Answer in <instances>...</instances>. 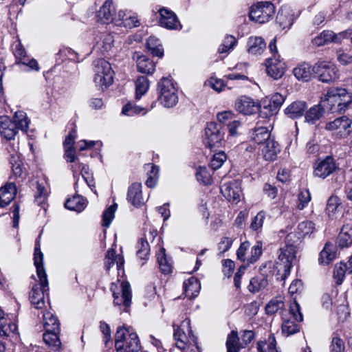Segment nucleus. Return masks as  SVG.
Returning a JSON list of instances; mask_svg holds the SVG:
<instances>
[{
	"instance_id": "nucleus-34",
	"label": "nucleus",
	"mask_w": 352,
	"mask_h": 352,
	"mask_svg": "<svg viewBox=\"0 0 352 352\" xmlns=\"http://www.w3.org/2000/svg\"><path fill=\"white\" fill-rule=\"evenodd\" d=\"M306 109V102L302 101H295L285 109V113L289 118L296 119L301 117Z\"/></svg>"
},
{
	"instance_id": "nucleus-8",
	"label": "nucleus",
	"mask_w": 352,
	"mask_h": 352,
	"mask_svg": "<svg viewBox=\"0 0 352 352\" xmlns=\"http://www.w3.org/2000/svg\"><path fill=\"white\" fill-rule=\"evenodd\" d=\"M174 338L176 340V346L183 351L190 348L192 344H196L197 338L190 329L189 320H184L181 326L175 330Z\"/></svg>"
},
{
	"instance_id": "nucleus-26",
	"label": "nucleus",
	"mask_w": 352,
	"mask_h": 352,
	"mask_svg": "<svg viewBox=\"0 0 352 352\" xmlns=\"http://www.w3.org/2000/svg\"><path fill=\"white\" fill-rule=\"evenodd\" d=\"M17 131L14 123L8 116H3L0 117V134L6 140L13 139Z\"/></svg>"
},
{
	"instance_id": "nucleus-43",
	"label": "nucleus",
	"mask_w": 352,
	"mask_h": 352,
	"mask_svg": "<svg viewBox=\"0 0 352 352\" xmlns=\"http://www.w3.org/2000/svg\"><path fill=\"white\" fill-rule=\"evenodd\" d=\"M137 67L138 72L146 74H151L155 71L154 63L143 55L138 56Z\"/></svg>"
},
{
	"instance_id": "nucleus-7",
	"label": "nucleus",
	"mask_w": 352,
	"mask_h": 352,
	"mask_svg": "<svg viewBox=\"0 0 352 352\" xmlns=\"http://www.w3.org/2000/svg\"><path fill=\"white\" fill-rule=\"evenodd\" d=\"M94 72V82L100 89H106L113 83L114 72L111 64L106 60H97L95 62Z\"/></svg>"
},
{
	"instance_id": "nucleus-11",
	"label": "nucleus",
	"mask_w": 352,
	"mask_h": 352,
	"mask_svg": "<svg viewBox=\"0 0 352 352\" xmlns=\"http://www.w3.org/2000/svg\"><path fill=\"white\" fill-rule=\"evenodd\" d=\"M275 12L274 5L268 1L258 3L252 6L249 13L250 19L258 23L270 21Z\"/></svg>"
},
{
	"instance_id": "nucleus-48",
	"label": "nucleus",
	"mask_w": 352,
	"mask_h": 352,
	"mask_svg": "<svg viewBox=\"0 0 352 352\" xmlns=\"http://www.w3.org/2000/svg\"><path fill=\"white\" fill-rule=\"evenodd\" d=\"M267 285V280L263 276H257L250 280L248 286L250 292L256 293L265 288Z\"/></svg>"
},
{
	"instance_id": "nucleus-41",
	"label": "nucleus",
	"mask_w": 352,
	"mask_h": 352,
	"mask_svg": "<svg viewBox=\"0 0 352 352\" xmlns=\"http://www.w3.org/2000/svg\"><path fill=\"white\" fill-rule=\"evenodd\" d=\"M157 259L159 267L163 274H168L172 272L170 259L167 258L166 250L163 247L160 248V252L157 254Z\"/></svg>"
},
{
	"instance_id": "nucleus-28",
	"label": "nucleus",
	"mask_w": 352,
	"mask_h": 352,
	"mask_svg": "<svg viewBox=\"0 0 352 352\" xmlns=\"http://www.w3.org/2000/svg\"><path fill=\"white\" fill-rule=\"evenodd\" d=\"M157 236V231L155 230H150L148 234H145V239L142 238L138 243L137 255L141 259H146L149 255L150 246L148 239H154Z\"/></svg>"
},
{
	"instance_id": "nucleus-53",
	"label": "nucleus",
	"mask_w": 352,
	"mask_h": 352,
	"mask_svg": "<svg viewBox=\"0 0 352 352\" xmlns=\"http://www.w3.org/2000/svg\"><path fill=\"white\" fill-rule=\"evenodd\" d=\"M196 177L198 182L204 185H210L212 183V177L206 167L200 166L197 169Z\"/></svg>"
},
{
	"instance_id": "nucleus-63",
	"label": "nucleus",
	"mask_w": 352,
	"mask_h": 352,
	"mask_svg": "<svg viewBox=\"0 0 352 352\" xmlns=\"http://www.w3.org/2000/svg\"><path fill=\"white\" fill-rule=\"evenodd\" d=\"M340 206L339 198L336 196H331L327 201L326 210L329 216L333 214L337 210L338 207Z\"/></svg>"
},
{
	"instance_id": "nucleus-64",
	"label": "nucleus",
	"mask_w": 352,
	"mask_h": 352,
	"mask_svg": "<svg viewBox=\"0 0 352 352\" xmlns=\"http://www.w3.org/2000/svg\"><path fill=\"white\" fill-rule=\"evenodd\" d=\"M298 208L303 210L311 201V194L308 190H302L298 195Z\"/></svg>"
},
{
	"instance_id": "nucleus-38",
	"label": "nucleus",
	"mask_w": 352,
	"mask_h": 352,
	"mask_svg": "<svg viewBox=\"0 0 352 352\" xmlns=\"http://www.w3.org/2000/svg\"><path fill=\"white\" fill-rule=\"evenodd\" d=\"M336 256L335 246L331 243H327L320 253L318 261L320 264L328 265L336 258Z\"/></svg>"
},
{
	"instance_id": "nucleus-25",
	"label": "nucleus",
	"mask_w": 352,
	"mask_h": 352,
	"mask_svg": "<svg viewBox=\"0 0 352 352\" xmlns=\"http://www.w3.org/2000/svg\"><path fill=\"white\" fill-rule=\"evenodd\" d=\"M270 131L267 126L259 125L256 123V126L250 131V139L258 145L261 146L265 143L268 140H272L270 138Z\"/></svg>"
},
{
	"instance_id": "nucleus-62",
	"label": "nucleus",
	"mask_w": 352,
	"mask_h": 352,
	"mask_svg": "<svg viewBox=\"0 0 352 352\" xmlns=\"http://www.w3.org/2000/svg\"><path fill=\"white\" fill-rule=\"evenodd\" d=\"M250 246V243L248 241H244L242 243L236 251L237 258L241 261H247L248 263V256H247V252L248 251Z\"/></svg>"
},
{
	"instance_id": "nucleus-37",
	"label": "nucleus",
	"mask_w": 352,
	"mask_h": 352,
	"mask_svg": "<svg viewBox=\"0 0 352 352\" xmlns=\"http://www.w3.org/2000/svg\"><path fill=\"white\" fill-rule=\"evenodd\" d=\"M339 246L346 248L352 244V223L344 225L338 239Z\"/></svg>"
},
{
	"instance_id": "nucleus-61",
	"label": "nucleus",
	"mask_w": 352,
	"mask_h": 352,
	"mask_svg": "<svg viewBox=\"0 0 352 352\" xmlns=\"http://www.w3.org/2000/svg\"><path fill=\"white\" fill-rule=\"evenodd\" d=\"M262 254V243L257 241L252 248L250 255L248 256V264L256 262Z\"/></svg>"
},
{
	"instance_id": "nucleus-45",
	"label": "nucleus",
	"mask_w": 352,
	"mask_h": 352,
	"mask_svg": "<svg viewBox=\"0 0 352 352\" xmlns=\"http://www.w3.org/2000/svg\"><path fill=\"white\" fill-rule=\"evenodd\" d=\"M145 169L149 172L146 185L148 188H153L156 186L158 180L159 168L153 164H147L145 165Z\"/></svg>"
},
{
	"instance_id": "nucleus-5",
	"label": "nucleus",
	"mask_w": 352,
	"mask_h": 352,
	"mask_svg": "<svg viewBox=\"0 0 352 352\" xmlns=\"http://www.w3.org/2000/svg\"><path fill=\"white\" fill-rule=\"evenodd\" d=\"M281 317L283 334L289 336L300 331L297 322L302 320V315L300 311V305L296 300L290 304L289 310L281 312Z\"/></svg>"
},
{
	"instance_id": "nucleus-40",
	"label": "nucleus",
	"mask_w": 352,
	"mask_h": 352,
	"mask_svg": "<svg viewBox=\"0 0 352 352\" xmlns=\"http://www.w3.org/2000/svg\"><path fill=\"white\" fill-rule=\"evenodd\" d=\"M324 112V107L320 104L311 107L308 109L305 115V120L309 124H314L319 120Z\"/></svg>"
},
{
	"instance_id": "nucleus-49",
	"label": "nucleus",
	"mask_w": 352,
	"mask_h": 352,
	"mask_svg": "<svg viewBox=\"0 0 352 352\" xmlns=\"http://www.w3.org/2000/svg\"><path fill=\"white\" fill-rule=\"evenodd\" d=\"M297 230L298 234H300L302 238L307 235H310L315 232V224L312 221H305L298 224Z\"/></svg>"
},
{
	"instance_id": "nucleus-50",
	"label": "nucleus",
	"mask_w": 352,
	"mask_h": 352,
	"mask_svg": "<svg viewBox=\"0 0 352 352\" xmlns=\"http://www.w3.org/2000/svg\"><path fill=\"white\" fill-rule=\"evenodd\" d=\"M236 44V40L234 36L232 35L226 36L223 43L221 44L218 49V52L220 54L228 53L232 50Z\"/></svg>"
},
{
	"instance_id": "nucleus-31",
	"label": "nucleus",
	"mask_w": 352,
	"mask_h": 352,
	"mask_svg": "<svg viewBox=\"0 0 352 352\" xmlns=\"http://www.w3.org/2000/svg\"><path fill=\"white\" fill-rule=\"evenodd\" d=\"M313 72V67L307 63H301L293 69L294 76L299 80L308 82L311 80Z\"/></svg>"
},
{
	"instance_id": "nucleus-46",
	"label": "nucleus",
	"mask_w": 352,
	"mask_h": 352,
	"mask_svg": "<svg viewBox=\"0 0 352 352\" xmlns=\"http://www.w3.org/2000/svg\"><path fill=\"white\" fill-rule=\"evenodd\" d=\"M226 346L228 352H239L241 348H244L243 344L239 342V337L236 331H232L228 336Z\"/></svg>"
},
{
	"instance_id": "nucleus-16",
	"label": "nucleus",
	"mask_w": 352,
	"mask_h": 352,
	"mask_svg": "<svg viewBox=\"0 0 352 352\" xmlns=\"http://www.w3.org/2000/svg\"><path fill=\"white\" fill-rule=\"evenodd\" d=\"M296 246L293 244H285L280 249L278 259L284 265V276L289 274L292 263L296 258Z\"/></svg>"
},
{
	"instance_id": "nucleus-56",
	"label": "nucleus",
	"mask_w": 352,
	"mask_h": 352,
	"mask_svg": "<svg viewBox=\"0 0 352 352\" xmlns=\"http://www.w3.org/2000/svg\"><path fill=\"white\" fill-rule=\"evenodd\" d=\"M284 307V302L279 298L271 300L265 307V311L267 314H274Z\"/></svg>"
},
{
	"instance_id": "nucleus-30",
	"label": "nucleus",
	"mask_w": 352,
	"mask_h": 352,
	"mask_svg": "<svg viewBox=\"0 0 352 352\" xmlns=\"http://www.w3.org/2000/svg\"><path fill=\"white\" fill-rule=\"evenodd\" d=\"M16 188L13 183H8L0 188V207L8 206L14 198Z\"/></svg>"
},
{
	"instance_id": "nucleus-47",
	"label": "nucleus",
	"mask_w": 352,
	"mask_h": 352,
	"mask_svg": "<svg viewBox=\"0 0 352 352\" xmlns=\"http://www.w3.org/2000/svg\"><path fill=\"white\" fill-rule=\"evenodd\" d=\"M149 81L146 77L140 76L135 81V98L140 100L148 90Z\"/></svg>"
},
{
	"instance_id": "nucleus-33",
	"label": "nucleus",
	"mask_w": 352,
	"mask_h": 352,
	"mask_svg": "<svg viewBox=\"0 0 352 352\" xmlns=\"http://www.w3.org/2000/svg\"><path fill=\"white\" fill-rule=\"evenodd\" d=\"M184 288L186 296L192 299L198 295L201 285L197 278L192 276L184 283Z\"/></svg>"
},
{
	"instance_id": "nucleus-57",
	"label": "nucleus",
	"mask_w": 352,
	"mask_h": 352,
	"mask_svg": "<svg viewBox=\"0 0 352 352\" xmlns=\"http://www.w3.org/2000/svg\"><path fill=\"white\" fill-rule=\"evenodd\" d=\"M266 217V212L261 210L252 219L250 228L254 231L261 230L263 226L264 221Z\"/></svg>"
},
{
	"instance_id": "nucleus-20",
	"label": "nucleus",
	"mask_w": 352,
	"mask_h": 352,
	"mask_svg": "<svg viewBox=\"0 0 352 352\" xmlns=\"http://www.w3.org/2000/svg\"><path fill=\"white\" fill-rule=\"evenodd\" d=\"M235 109L237 111L244 115H252L258 111L259 106L252 98L248 96H242L236 100Z\"/></svg>"
},
{
	"instance_id": "nucleus-59",
	"label": "nucleus",
	"mask_w": 352,
	"mask_h": 352,
	"mask_svg": "<svg viewBox=\"0 0 352 352\" xmlns=\"http://www.w3.org/2000/svg\"><path fill=\"white\" fill-rule=\"evenodd\" d=\"M226 160V155L224 152H219L213 155L210 166L214 170L219 168Z\"/></svg>"
},
{
	"instance_id": "nucleus-14",
	"label": "nucleus",
	"mask_w": 352,
	"mask_h": 352,
	"mask_svg": "<svg viewBox=\"0 0 352 352\" xmlns=\"http://www.w3.org/2000/svg\"><path fill=\"white\" fill-rule=\"evenodd\" d=\"M314 175L317 177L325 179L331 175L337 168L334 159L327 156L323 160H318L314 166Z\"/></svg>"
},
{
	"instance_id": "nucleus-17",
	"label": "nucleus",
	"mask_w": 352,
	"mask_h": 352,
	"mask_svg": "<svg viewBox=\"0 0 352 352\" xmlns=\"http://www.w3.org/2000/svg\"><path fill=\"white\" fill-rule=\"evenodd\" d=\"M160 18V24L162 27L168 30H179L182 25L176 14L171 10L162 8L159 10Z\"/></svg>"
},
{
	"instance_id": "nucleus-22",
	"label": "nucleus",
	"mask_w": 352,
	"mask_h": 352,
	"mask_svg": "<svg viewBox=\"0 0 352 352\" xmlns=\"http://www.w3.org/2000/svg\"><path fill=\"white\" fill-rule=\"evenodd\" d=\"M267 74L274 78H280L285 73V64L279 58H269L265 61Z\"/></svg>"
},
{
	"instance_id": "nucleus-32",
	"label": "nucleus",
	"mask_w": 352,
	"mask_h": 352,
	"mask_svg": "<svg viewBox=\"0 0 352 352\" xmlns=\"http://www.w3.org/2000/svg\"><path fill=\"white\" fill-rule=\"evenodd\" d=\"M124 262L122 256L117 255L114 250L110 249L107 252L104 258V268L108 271L116 263L117 269L120 270L123 267Z\"/></svg>"
},
{
	"instance_id": "nucleus-60",
	"label": "nucleus",
	"mask_w": 352,
	"mask_h": 352,
	"mask_svg": "<svg viewBox=\"0 0 352 352\" xmlns=\"http://www.w3.org/2000/svg\"><path fill=\"white\" fill-rule=\"evenodd\" d=\"M13 52L16 58V63H20L23 59L26 58V52L21 43L20 41H17L13 45Z\"/></svg>"
},
{
	"instance_id": "nucleus-24",
	"label": "nucleus",
	"mask_w": 352,
	"mask_h": 352,
	"mask_svg": "<svg viewBox=\"0 0 352 352\" xmlns=\"http://www.w3.org/2000/svg\"><path fill=\"white\" fill-rule=\"evenodd\" d=\"M127 200L133 206L137 208L140 207L144 204L141 183L135 182L129 187Z\"/></svg>"
},
{
	"instance_id": "nucleus-18",
	"label": "nucleus",
	"mask_w": 352,
	"mask_h": 352,
	"mask_svg": "<svg viewBox=\"0 0 352 352\" xmlns=\"http://www.w3.org/2000/svg\"><path fill=\"white\" fill-rule=\"evenodd\" d=\"M348 32H342L338 34H335L330 30H324L321 32L318 36H316L312 43L314 45L322 46L328 44L330 42L340 43L342 39L347 37Z\"/></svg>"
},
{
	"instance_id": "nucleus-42",
	"label": "nucleus",
	"mask_w": 352,
	"mask_h": 352,
	"mask_svg": "<svg viewBox=\"0 0 352 352\" xmlns=\"http://www.w3.org/2000/svg\"><path fill=\"white\" fill-rule=\"evenodd\" d=\"M276 23L282 30L289 29L294 23V18L287 10L282 8L278 12Z\"/></svg>"
},
{
	"instance_id": "nucleus-29",
	"label": "nucleus",
	"mask_w": 352,
	"mask_h": 352,
	"mask_svg": "<svg viewBox=\"0 0 352 352\" xmlns=\"http://www.w3.org/2000/svg\"><path fill=\"white\" fill-rule=\"evenodd\" d=\"M266 48V43L261 36H250L247 42L248 52L252 55H261Z\"/></svg>"
},
{
	"instance_id": "nucleus-4",
	"label": "nucleus",
	"mask_w": 352,
	"mask_h": 352,
	"mask_svg": "<svg viewBox=\"0 0 352 352\" xmlns=\"http://www.w3.org/2000/svg\"><path fill=\"white\" fill-rule=\"evenodd\" d=\"M43 327L45 332L43 333V340L46 344L54 351H58L61 342L59 339L60 322L58 318L50 311L43 314Z\"/></svg>"
},
{
	"instance_id": "nucleus-12",
	"label": "nucleus",
	"mask_w": 352,
	"mask_h": 352,
	"mask_svg": "<svg viewBox=\"0 0 352 352\" xmlns=\"http://www.w3.org/2000/svg\"><path fill=\"white\" fill-rule=\"evenodd\" d=\"M352 120L346 116H342L329 122L325 125V129L331 131L340 138H348L350 134Z\"/></svg>"
},
{
	"instance_id": "nucleus-3",
	"label": "nucleus",
	"mask_w": 352,
	"mask_h": 352,
	"mask_svg": "<svg viewBox=\"0 0 352 352\" xmlns=\"http://www.w3.org/2000/svg\"><path fill=\"white\" fill-rule=\"evenodd\" d=\"M116 352H138L141 349L139 338L131 327H118L115 335Z\"/></svg>"
},
{
	"instance_id": "nucleus-55",
	"label": "nucleus",
	"mask_w": 352,
	"mask_h": 352,
	"mask_svg": "<svg viewBox=\"0 0 352 352\" xmlns=\"http://www.w3.org/2000/svg\"><path fill=\"white\" fill-rule=\"evenodd\" d=\"M118 205L113 204L107 208L102 214V226L109 227L114 218L115 212L117 210Z\"/></svg>"
},
{
	"instance_id": "nucleus-13",
	"label": "nucleus",
	"mask_w": 352,
	"mask_h": 352,
	"mask_svg": "<svg viewBox=\"0 0 352 352\" xmlns=\"http://www.w3.org/2000/svg\"><path fill=\"white\" fill-rule=\"evenodd\" d=\"M223 134L220 131L217 124L214 122H209L205 128L204 143L206 146L212 148L221 145Z\"/></svg>"
},
{
	"instance_id": "nucleus-58",
	"label": "nucleus",
	"mask_w": 352,
	"mask_h": 352,
	"mask_svg": "<svg viewBox=\"0 0 352 352\" xmlns=\"http://www.w3.org/2000/svg\"><path fill=\"white\" fill-rule=\"evenodd\" d=\"M330 352H344L345 345L343 340L333 335L329 346Z\"/></svg>"
},
{
	"instance_id": "nucleus-39",
	"label": "nucleus",
	"mask_w": 352,
	"mask_h": 352,
	"mask_svg": "<svg viewBox=\"0 0 352 352\" xmlns=\"http://www.w3.org/2000/svg\"><path fill=\"white\" fill-rule=\"evenodd\" d=\"M86 206V199L79 195H74L72 198L67 199L65 203L66 208L76 212L82 211L85 208Z\"/></svg>"
},
{
	"instance_id": "nucleus-10",
	"label": "nucleus",
	"mask_w": 352,
	"mask_h": 352,
	"mask_svg": "<svg viewBox=\"0 0 352 352\" xmlns=\"http://www.w3.org/2000/svg\"><path fill=\"white\" fill-rule=\"evenodd\" d=\"M313 72L322 82H331L336 80L338 75L337 67L330 61L320 60L313 66Z\"/></svg>"
},
{
	"instance_id": "nucleus-6",
	"label": "nucleus",
	"mask_w": 352,
	"mask_h": 352,
	"mask_svg": "<svg viewBox=\"0 0 352 352\" xmlns=\"http://www.w3.org/2000/svg\"><path fill=\"white\" fill-rule=\"evenodd\" d=\"M157 90V100L164 107L171 108L177 104V89L171 79L162 78L158 82Z\"/></svg>"
},
{
	"instance_id": "nucleus-51",
	"label": "nucleus",
	"mask_w": 352,
	"mask_h": 352,
	"mask_svg": "<svg viewBox=\"0 0 352 352\" xmlns=\"http://www.w3.org/2000/svg\"><path fill=\"white\" fill-rule=\"evenodd\" d=\"M147 111L148 110H146L145 108L140 107L131 102H129L125 104L122 110V114L128 116H133L135 115L140 114L142 112H143V114H145Z\"/></svg>"
},
{
	"instance_id": "nucleus-2",
	"label": "nucleus",
	"mask_w": 352,
	"mask_h": 352,
	"mask_svg": "<svg viewBox=\"0 0 352 352\" xmlns=\"http://www.w3.org/2000/svg\"><path fill=\"white\" fill-rule=\"evenodd\" d=\"M352 94L344 88L331 87L321 98L323 107L331 112L341 113L350 106Z\"/></svg>"
},
{
	"instance_id": "nucleus-23",
	"label": "nucleus",
	"mask_w": 352,
	"mask_h": 352,
	"mask_svg": "<svg viewBox=\"0 0 352 352\" xmlns=\"http://www.w3.org/2000/svg\"><path fill=\"white\" fill-rule=\"evenodd\" d=\"M261 155L266 161H274L280 151L279 144L274 139L268 140L265 143L260 146Z\"/></svg>"
},
{
	"instance_id": "nucleus-9",
	"label": "nucleus",
	"mask_w": 352,
	"mask_h": 352,
	"mask_svg": "<svg viewBox=\"0 0 352 352\" xmlns=\"http://www.w3.org/2000/svg\"><path fill=\"white\" fill-rule=\"evenodd\" d=\"M111 291L113 296V303L116 306L124 305L129 307L131 303V289L127 281L117 280L111 286Z\"/></svg>"
},
{
	"instance_id": "nucleus-1",
	"label": "nucleus",
	"mask_w": 352,
	"mask_h": 352,
	"mask_svg": "<svg viewBox=\"0 0 352 352\" xmlns=\"http://www.w3.org/2000/svg\"><path fill=\"white\" fill-rule=\"evenodd\" d=\"M34 264L36 268V274L39 278L41 287L34 285L30 293L32 305L37 309L45 307V294L49 290L47 274L43 267V254L41 251L40 243L36 241L34 254Z\"/></svg>"
},
{
	"instance_id": "nucleus-27",
	"label": "nucleus",
	"mask_w": 352,
	"mask_h": 352,
	"mask_svg": "<svg viewBox=\"0 0 352 352\" xmlns=\"http://www.w3.org/2000/svg\"><path fill=\"white\" fill-rule=\"evenodd\" d=\"M113 41L112 34L108 32H101L96 37L94 47L100 50L102 53H105L111 50L113 47Z\"/></svg>"
},
{
	"instance_id": "nucleus-52",
	"label": "nucleus",
	"mask_w": 352,
	"mask_h": 352,
	"mask_svg": "<svg viewBox=\"0 0 352 352\" xmlns=\"http://www.w3.org/2000/svg\"><path fill=\"white\" fill-rule=\"evenodd\" d=\"M276 340L273 335L269 336L268 342H258V352H278L276 348Z\"/></svg>"
},
{
	"instance_id": "nucleus-44",
	"label": "nucleus",
	"mask_w": 352,
	"mask_h": 352,
	"mask_svg": "<svg viewBox=\"0 0 352 352\" xmlns=\"http://www.w3.org/2000/svg\"><path fill=\"white\" fill-rule=\"evenodd\" d=\"M16 126V130L21 129L23 131H27L29 128L30 120L28 118L27 115L22 111L15 112L14 116V121Z\"/></svg>"
},
{
	"instance_id": "nucleus-36",
	"label": "nucleus",
	"mask_w": 352,
	"mask_h": 352,
	"mask_svg": "<svg viewBox=\"0 0 352 352\" xmlns=\"http://www.w3.org/2000/svg\"><path fill=\"white\" fill-rule=\"evenodd\" d=\"M17 326L10 318L0 320V336L3 338L14 337L16 335Z\"/></svg>"
},
{
	"instance_id": "nucleus-21",
	"label": "nucleus",
	"mask_w": 352,
	"mask_h": 352,
	"mask_svg": "<svg viewBox=\"0 0 352 352\" xmlns=\"http://www.w3.org/2000/svg\"><path fill=\"white\" fill-rule=\"evenodd\" d=\"M78 168L81 170V177L82 179L80 181V176H77V170L75 169L74 166L72 167L74 177L76 179V182L74 184V188L76 192H79L78 186L80 183H86L87 186L90 188V189L96 193V191L94 190L95 188V183L94 182V179L91 176L89 175V167L85 164H79Z\"/></svg>"
},
{
	"instance_id": "nucleus-19",
	"label": "nucleus",
	"mask_w": 352,
	"mask_h": 352,
	"mask_svg": "<svg viewBox=\"0 0 352 352\" xmlns=\"http://www.w3.org/2000/svg\"><path fill=\"white\" fill-rule=\"evenodd\" d=\"M116 8L111 0H107L96 12L97 21L101 23L108 24L113 21Z\"/></svg>"
},
{
	"instance_id": "nucleus-54",
	"label": "nucleus",
	"mask_w": 352,
	"mask_h": 352,
	"mask_svg": "<svg viewBox=\"0 0 352 352\" xmlns=\"http://www.w3.org/2000/svg\"><path fill=\"white\" fill-rule=\"evenodd\" d=\"M346 272H347V269L344 265V263H340L335 265L333 277L337 285L342 284Z\"/></svg>"
},
{
	"instance_id": "nucleus-15",
	"label": "nucleus",
	"mask_w": 352,
	"mask_h": 352,
	"mask_svg": "<svg viewBox=\"0 0 352 352\" xmlns=\"http://www.w3.org/2000/svg\"><path fill=\"white\" fill-rule=\"evenodd\" d=\"M221 192L229 201L238 202L242 195L241 183L239 180L225 183L221 187Z\"/></svg>"
},
{
	"instance_id": "nucleus-35",
	"label": "nucleus",
	"mask_w": 352,
	"mask_h": 352,
	"mask_svg": "<svg viewBox=\"0 0 352 352\" xmlns=\"http://www.w3.org/2000/svg\"><path fill=\"white\" fill-rule=\"evenodd\" d=\"M285 101V97L278 93L274 94L270 100L267 106L264 107V109L268 111V112L264 113L261 111V113L265 115V116H271L276 113L278 109L281 107Z\"/></svg>"
}]
</instances>
